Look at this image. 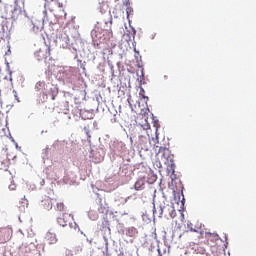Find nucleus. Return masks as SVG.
<instances>
[{"label":"nucleus","instance_id":"f257e3e1","mask_svg":"<svg viewBox=\"0 0 256 256\" xmlns=\"http://www.w3.org/2000/svg\"><path fill=\"white\" fill-rule=\"evenodd\" d=\"M126 10V15L127 19L133 15V7H131V2L130 0H121L120 3L116 5V8L113 10V15L116 19H119V17H123L125 15Z\"/></svg>","mask_w":256,"mask_h":256},{"label":"nucleus","instance_id":"f03ea898","mask_svg":"<svg viewBox=\"0 0 256 256\" xmlns=\"http://www.w3.org/2000/svg\"><path fill=\"white\" fill-rule=\"evenodd\" d=\"M12 23H19L23 25L27 21V13L23 7L19 6V0L14 1V9L11 15Z\"/></svg>","mask_w":256,"mask_h":256},{"label":"nucleus","instance_id":"7ed1b4c3","mask_svg":"<svg viewBox=\"0 0 256 256\" xmlns=\"http://www.w3.org/2000/svg\"><path fill=\"white\" fill-rule=\"evenodd\" d=\"M158 155L165 165L175 167L174 156L171 154V150H169V148L160 146L158 149Z\"/></svg>","mask_w":256,"mask_h":256},{"label":"nucleus","instance_id":"20e7f679","mask_svg":"<svg viewBox=\"0 0 256 256\" xmlns=\"http://www.w3.org/2000/svg\"><path fill=\"white\" fill-rule=\"evenodd\" d=\"M13 235V229L7 228H0V245L3 243H7V241L11 240Z\"/></svg>","mask_w":256,"mask_h":256},{"label":"nucleus","instance_id":"39448f33","mask_svg":"<svg viewBox=\"0 0 256 256\" xmlns=\"http://www.w3.org/2000/svg\"><path fill=\"white\" fill-rule=\"evenodd\" d=\"M40 207L45 211H51V209H53V199H51L49 196H45L40 201Z\"/></svg>","mask_w":256,"mask_h":256},{"label":"nucleus","instance_id":"423d86ee","mask_svg":"<svg viewBox=\"0 0 256 256\" xmlns=\"http://www.w3.org/2000/svg\"><path fill=\"white\" fill-rule=\"evenodd\" d=\"M47 51L48 53H51V49H39L35 52V57L38 61H43V59H47Z\"/></svg>","mask_w":256,"mask_h":256},{"label":"nucleus","instance_id":"0eeeda50","mask_svg":"<svg viewBox=\"0 0 256 256\" xmlns=\"http://www.w3.org/2000/svg\"><path fill=\"white\" fill-rule=\"evenodd\" d=\"M71 219V215L70 214H62L60 217H58L57 219V223L58 225H60L61 227H67V223H69V220Z\"/></svg>","mask_w":256,"mask_h":256},{"label":"nucleus","instance_id":"6e6552de","mask_svg":"<svg viewBox=\"0 0 256 256\" xmlns=\"http://www.w3.org/2000/svg\"><path fill=\"white\" fill-rule=\"evenodd\" d=\"M204 237H205V239H207L208 242L210 241V243H217V241H219V239H221L219 237V234L211 233V232H205Z\"/></svg>","mask_w":256,"mask_h":256},{"label":"nucleus","instance_id":"1a4fd4ad","mask_svg":"<svg viewBox=\"0 0 256 256\" xmlns=\"http://www.w3.org/2000/svg\"><path fill=\"white\" fill-rule=\"evenodd\" d=\"M45 239L48 245H55V243H57V235L51 231L46 233Z\"/></svg>","mask_w":256,"mask_h":256},{"label":"nucleus","instance_id":"9d476101","mask_svg":"<svg viewBox=\"0 0 256 256\" xmlns=\"http://www.w3.org/2000/svg\"><path fill=\"white\" fill-rule=\"evenodd\" d=\"M58 11H56V17H59L60 19H67V12H65V9H63V3L58 2Z\"/></svg>","mask_w":256,"mask_h":256},{"label":"nucleus","instance_id":"9b49d317","mask_svg":"<svg viewBox=\"0 0 256 256\" xmlns=\"http://www.w3.org/2000/svg\"><path fill=\"white\" fill-rule=\"evenodd\" d=\"M163 209H165V205H153V215L157 217H163Z\"/></svg>","mask_w":256,"mask_h":256},{"label":"nucleus","instance_id":"f8f14e48","mask_svg":"<svg viewBox=\"0 0 256 256\" xmlns=\"http://www.w3.org/2000/svg\"><path fill=\"white\" fill-rule=\"evenodd\" d=\"M134 189L136 191H143L145 189V178L138 179L134 184Z\"/></svg>","mask_w":256,"mask_h":256},{"label":"nucleus","instance_id":"ddd939ff","mask_svg":"<svg viewBox=\"0 0 256 256\" xmlns=\"http://www.w3.org/2000/svg\"><path fill=\"white\" fill-rule=\"evenodd\" d=\"M56 211H65V204L63 202H59L56 204Z\"/></svg>","mask_w":256,"mask_h":256},{"label":"nucleus","instance_id":"4468645a","mask_svg":"<svg viewBox=\"0 0 256 256\" xmlns=\"http://www.w3.org/2000/svg\"><path fill=\"white\" fill-rule=\"evenodd\" d=\"M99 213H107V208L101 204L98 208Z\"/></svg>","mask_w":256,"mask_h":256},{"label":"nucleus","instance_id":"2eb2a0df","mask_svg":"<svg viewBox=\"0 0 256 256\" xmlns=\"http://www.w3.org/2000/svg\"><path fill=\"white\" fill-rule=\"evenodd\" d=\"M171 213H170V216L172 217V219H174V217L177 216V212H175V208L171 207Z\"/></svg>","mask_w":256,"mask_h":256},{"label":"nucleus","instance_id":"dca6fc26","mask_svg":"<svg viewBox=\"0 0 256 256\" xmlns=\"http://www.w3.org/2000/svg\"><path fill=\"white\" fill-rule=\"evenodd\" d=\"M9 189H10L11 191H15V185H10V186H9Z\"/></svg>","mask_w":256,"mask_h":256},{"label":"nucleus","instance_id":"f3484780","mask_svg":"<svg viewBox=\"0 0 256 256\" xmlns=\"http://www.w3.org/2000/svg\"><path fill=\"white\" fill-rule=\"evenodd\" d=\"M6 55H11V48L8 49V52H6Z\"/></svg>","mask_w":256,"mask_h":256},{"label":"nucleus","instance_id":"a211bd4d","mask_svg":"<svg viewBox=\"0 0 256 256\" xmlns=\"http://www.w3.org/2000/svg\"><path fill=\"white\" fill-rule=\"evenodd\" d=\"M154 127L156 128V131H157V129H159V126H157V124H155Z\"/></svg>","mask_w":256,"mask_h":256},{"label":"nucleus","instance_id":"6ab92c4d","mask_svg":"<svg viewBox=\"0 0 256 256\" xmlns=\"http://www.w3.org/2000/svg\"><path fill=\"white\" fill-rule=\"evenodd\" d=\"M143 98L149 100V97H147V96H143Z\"/></svg>","mask_w":256,"mask_h":256},{"label":"nucleus","instance_id":"aec40b11","mask_svg":"<svg viewBox=\"0 0 256 256\" xmlns=\"http://www.w3.org/2000/svg\"><path fill=\"white\" fill-rule=\"evenodd\" d=\"M141 91H142V93H145V90L143 88L141 89Z\"/></svg>","mask_w":256,"mask_h":256},{"label":"nucleus","instance_id":"412c9836","mask_svg":"<svg viewBox=\"0 0 256 256\" xmlns=\"http://www.w3.org/2000/svg\"><path fill=\"white\" fill-rule=\"evenodd\" d=\"M46 2H49V1H55V0H45Z\"/></svg>","mask_w":256,"mask_h":256},{"label":"nucleus","instance_id":"4be33fe9","mask_svg":"<svg viewBox=\"0 0 256 256\" xmlns=\"http://www.w3.org/2000/svg\"><path fill=\"white\" fill-rule=\"evenodd\" d=\"M156 149L159 148V146H154Z\"/></svg>","mask_w":256,"mask_h":256}]
</instances>
